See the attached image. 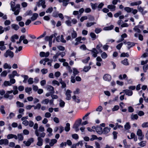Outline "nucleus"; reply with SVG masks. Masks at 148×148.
Listing matches in <instances>:
<instances>
[{
	"label": "nucleus",
	"mask_w": 148,
	"mask_h": 148,
	"mask_svg": "<svg viewBox=\"0 0 148 148\" xmlns=\"http://www.w3.org/2000/svg\"><path fill=\"white\" fill-rule=\"evenodd\" d=\"M82 120L81 119H79L77 120L75 122L73 126V128H74L76 131L79 130L78 127L81 124Z\"/></svg>",
	"instance_id": "obj_1"
},
{
	"label": "nucleus",
	"mask_w": 148,
	"mask_h": 148,
	"mask_svg": "<svg viewBox=\"0 0 148 148\" xmlns=\"http://www.w3.org/2000/svg\"><path fill=\"white\" fill-rule=\"evenodd\" d=\"M20 10V4H17L14 8H12V10L14 12V14L15 15H17L19 14Z\"/></svg>",
	"instance_id": "obj_2"
},
{
	"label": "nucleus",
	"mask_w": 148,
	"mask_h": 148,
	"mask_svg": "<svg viewBox=\"0 0 148 148\" xmlns=\"http://www.w3.org/2000/svg\"><path fill=\"white\" fill-rule=\"evenodd\" d=\"M14 56L13 52L9 50H7L4 54V56L6 58L9 56L10 58H12L14 57Z\"/></svg>",
	"instance_id": "obj_3"
},
{
	"label": "nucleus",
	"mask_w": 148,
	"mask_h": 148,
	"mask_svg": "<svg viewBox=\"0 0 148 148\" xmlns=\"http://www.w3.org/2000/svg\"><path fill=\"white\" fill-rule=\"evenodd\" d=\"M103 79L105 81L110 82L112 79L111 76L108 74H106L103 77Z\"/></svg>",
	"instance_id": "obj_4"
},
{
	"label": "nucleus",
	"mask_w": 148,
	"mask_h": 148,
	"mask_svg": "<svg viewBox=\"0 0 148 148\" xmlns=\"http://www.w3.org/2000/svg\"><path fill=\"white\" fill-rule=\"evenodd\" d=\"M57 35L56 33H55L50 36H46L45 37V40L46 41H49V42L52 41V38L53 37H56Z\"/></svg>",
	"instance_id": "obj_5"
},
{
	"label": "nucleus",
	"mask_w": 148,
	"mask_h": 148,
	"mask_svg": "<svg viewBox=\"0 0 148 148\" xmlns=\"http://www.w3.org/2000/svg\"><path fill=\"white\" fill-rule=\"evenodd\" d=\"M56 40L57 42H59L61 41L63 43H65L66 40L64 39V37L63 35H61V37L60 36H57L56 38Z\"/></svg>",
	"instance_id": "obj_6"
},
{
	"label": "nucleus",
	"mask_w": 148,
	"mask_h": 148,
	"mask_svg": "<svg viewBox=\"0 0 148 148\" xmlns=\"http://www.w3.org/2000/svg\"><path fill=\"white\" fill-rule=\"evenodd\" d=\"M72 93V91L69 90H67L66 92L65 95L66 96V99L67 100H70L71 98V94Z\"/></svg>",
	"instance_id": "obj_7"
},
{
	"label": "nucleus",
	"mask_w": 148,
	"mask_h": 148,
	"mask_svg": "<svg viewBox=\"0 0 148 148\" xmlns=\"http://www.w3.org/2000/svg\"><path fill=\"white\" fill-rule=\"evenodd\" d=\"M9 141L7 139H1L0 140V145H8V144Z\"/></svg>",
	"instance_id": "obj_8"
},
{
	"label": "nucleus",
	"mask_w": 148,
	"mask_h": 148,
	"mask_svg": "<svg viewBox=\"0 0 148 148\" xmlns=\"http://www.w3.org/2000/svg\"><path fill=\"white\" fill-rule=\"evenodd\" d=\"M123 43L125 45H127V48L129 49L135 45L134 43L130 42H126L125 41L123 42Z\"/></svg>",
	"instance_id": "obj_9"
},
{
	"label": "nucleus",
	"mask_w": 148,
	"mask_h": 148,
	"mask_svg": "<svg viewBox=\"0 0 148 148\" xmlns=\"http://www.w3.org/2000/svg\"><path fill=\"white\" fill-rule=\"evenodd\" d=\"M111 128L108 127L104 128L103 130L102 134L106 135L108 134L110 132Z\"/></svg>",
	"instance_id": "obj_10"
},
{
	"label": "nucleus",
	"mask_w": 148,
	"mask_h": 148,
	"mask_svg": "<svg viewBox=\"0 0 148 148\" xmlns=\"http://www.w3.org/2000/svg\"><path fill=\"white\" fill-rule=\"evenodd\" d=\"M91 51L93 57L95 58L97 56V54L98 53V52L96 49L93 48Z\"/></svg>",
	"instance_id": "obj_11"
},
{
	"label": "nucleus",
	"mask_w": 148,
	"mask_h": 148,
	"mask_svg": "<svg viewBox=\"0 0 148 148\" xmlns=\"http://www.w3.org/2000/svg\"><path fill=\"white\" fill-rule=\"evenodd\" d=\"M137 135L140 137L139 138L140 140L143 139L144 136L142 135V132L141 130L140 129H138L137 132Z\"/></svg>",
	"instance_id": "obj_12"
},
{
	"label": "nucleus",
	"mask_w": 148,
	"mask_h": 148,
	"mask_svg": "<svg viewBox=\"0 0 148 148\" xmlns=\"http://www.w3.org/2000/svg\"><path fill=\"white\" fill-rule=\"evenodd\" d=\"M33 128L36 130L35 132V134L37 136H39L38 130H37L38 128V124L37 123H35L34 125Z\"/></svg>",
	"instance_id": "obj_13"
},
{
	"label": "nucleus",
	"mask_w": 148,
	"mask_h": 148,
	"mask_svg": "<svg viewBox=\"0 0 148 148\" xmlns=\"http://www.w3.org/2000/svg\"><path fill=\"white\" fill-rule=\"evenodd\" d=\"M97 61L96 64L97 66H101V62L102 61V59L100 56L97 57L96 59Z\"/></svg>",
	"instance_id": "obj_14"
},
{
	"label": "nucleus",
	"mask_w": 148,
	"mask_h": 148,
	"mask_svg": "<svg viewBox=\"0 0 148 148\" xmlns=\"http://www.w3.org/2000/svg\"><path fill=\"white\" fill-rule=\"evenodd\" d=\"M137 8L139 11L143 15L145 14L147 12V11H144L143 8H142L141 6H138L137 7Z\"/></svg>",
	"instance_id": "obj_15"
},
{
	"label": "nucleus",
	"mask_w": 148,
	"mask_h": 148,
	"mask_svg": "<svg viewBox=\"0 0 148 148\" xmlns=\"http://www.w3.org/2000/svg\"><path fill=\"white\" fill-rule=\"evenodd\" d=\"M123 91L124 92L125 94L128 96H132L133 94V92L129 89L124 90Z\"/></svg>",
	"instance_id": "obj_16"
},
{
	"label": "nucleus",
	"mask_w": 148,
	"mask_h": 148,
	"mask_svg": "<svg viewBox=\"0 0 148 148\" xmlns=\"http://www.w3.org/2000/svg\"><path fill=\"white\" fill-rule=\"evenodd\" d=\"M49 55V52H47L46 53H45L44 52H41L40 53V56L41 57H47Z\"/></svg>",
	"instance_id": "obj_17"
},
{
	"label": "nucleus",
	"mask_w": 148,
	"mask_h": 148,
	"mask_svg": "<svg viewBox=\"0 0 148 148\" xmlns=\"http://www.w3.org/2000/svg\"><path fill=\"white\" fill-rule=\"evenodd\" d=\"M38 142L37 145L39 146H41L42 145L43 139L40 137H38L37 138Z\"/></svg>",
	"instance_id": "obj_18"
},
{
	"label": "nucleus",
	"mask_w": 148,
	"mask_h": 148,
	"mask_svg": "<svg viewBox=\"0 0 148 148\" xmlns=\"http://www.w3.org/2000/svg\"><path fill=\"white\" fill-rule=\"evenodd\" d=\"M13 138H14L16 140L18 138V137L16 135L12 134H8L7 136V138L8 139H10Z\"/></svg>",
	"instance_id": "obj_19"
},
{
	"label": "nucleus",
	"mask_w": 148,
	"mask_h": 148,
	"mask_svg": "<svg viewBox=\"0 0 148 148\" xmlns=\"http://www.w3.org/2000/svg\"><path fill=\"white\" fill-rule=\"evenodd\" d=\"M47 90L50 92L51 93H54V88L51 86H48L47 87Z\"/></svg>",
	"instance_id": "obj_20"
},
{
	"label": "nucleus",
	"mask_w": 148,
	"mask_h": 148,
	"mask_svg": "<svg viewBox=\"0 0 148 148\" xmlns=\"http://www.w3.org/2000/svg\"><path fill=\"white\" fill-rule=\"evenodd\" d=\"M45 0H39V1L40 2V5L43 9H45L46 7V5L45 4Z\"/></svg>",
	"instance_id": "obj_21"
},
{
	"label": "nucleus",
	"mask_w": 148,
	"mask_h": 148,
	"mask_svg": "<svg viewBox=\"0 0 148 148\" xmlns=\"http://www.w3.org/2000/svg\"><path fill=\"white\" fill-rule=\"evenodd\" d=\"M96 131L99 134H101L103 133V130L101 127H96Z\"/></svg>",
	"instance_id": "obj_22"
},
{
	"label": "nucleus",
	"mask_w": 148,
	"mask_h": 148,
	"mask_svg": "<svg viewBox=\"0 0 148 148\" xmlns=\"http://www.w3.org/2000/svg\"><path fill=\"white\" fill-rule=\"evenodd\" d=\"M11 27L12 29L16 31H17L19 29V26L18 25L13 24L11 25Z\"/></svg>",
	"instance_id": "obj_23"
},
{
	"label": "nucleus",
	"mask_w": 148,
	"mask_h": 148,
	"mask_svg": "<svg viewBox=\"0 0 148 148\" xmlns=\"http://www.w3.org/2000/svg\"><path fill=\"white\" fill-rule=\"evenodd\" d=\"M38 15L37 13H35L33 14L31 18V19L32 21H34L36 20L38 17Z\"/></svg>",
	"instance_id": "obj_24"
},
{
	"label": "nucleus",
	"mask_w": 148,
	"mask_h": 148,
	"mask_svg": "<svg viewBox=\"0 0 148 148\" xmlns=\"http://www.w3.org/2000/svg\"><path fill=\"white\" fill-rule=\"evenodd\" d=\"M115 6L112 5H109L108 6V8L111 11H114L115 10Z\"/></svg>",
	"instance_id": "obj_25"
},
{
	"label": "nucleus",
	"mask_w": 148,
	"mask_h": 148,
	"mask_svg": "<svg viewBox=\"0 0 148 148\" xmlns=\"http://www.w3.org/2000/svg\"><path fill=\"white\" fill-rule=\"evenodd\" d=\"M16 103L18 107H24V104L23 103L20 102L19 101H16Z\"/></svg>",
	"instance_id": "obj_26"
},
{
	"label": "nucleus",
	"mask_w": 148,
	"mask_h": 148,
	"mask_svg": "<svg viewBox=\"0 0 148 148\" xmlns=\"http://www.w3.org/2000/svg\"><path fill=\"white\" fill-rule=\"evenodd\" d=\"M3 67L5 69H10L11 68V65L7 63H5L3 65Z\"/></svg>",
	"instance_id": "obj_27"
},
{
	"label": "nucleus",
	"mask_w": 148,
	"mask_h": 148,
	"mask_svg": "<svg viewBox=\"0 0 148 148\" xmlns=\"http://www.w3.org/2000/svg\"><path fill=\"white\" fill-rule=\"evenodd\" d=\"M64 130L66 132H68L70 130V124L69 123L66 124V126L64 127Z\"/></svg>",
	"instance_id": "obj_28"
},
{
	"label": "nucleus",
	"mask_w": 148,
	"mask_h": 148,
	"mask_svg": "<svg viewBox=\"0 0 148 148\" xmlns=\"http://www.w3.org/2000/svg\"><path fill=\"white\" fill-rule=\"evenodd\" d=\"M57 142V140L56 139H52L49 143V145L51 146H53L54 144L56 143Z\"/></svg>",
	"instance_id": "obj_29"
},
{
	"label": "nucleus",
	"mask_w": 148,
	"mask_h": 148,
	"mask_svg": "<svg viewBox=\"0 0 148 148\" xmlns=\"http://www.w3.org/2000/svg\"><path fill=\"white\" fill-rule=\"evenodd\" d=\"M114 27L113 25H111L110 26L105 27L103 30H109L112 29Z\"/></svg>",
	"instance_id": "obj_30"
},
{
	"label": "nucleus",
	"mask_w": 148,
	"mask_h": 148,
	"mask_svg": "<svg viewBox=\"0 0 148 148\" xmlns=\"http://www.w3.org/2000/svg\"><path fill=\"white\" fill-rule=\"evenodd\" d=\"M72 98L73 100L74 101H75L78 103H79L80 102V100L78 98H77L76 96H75V95L73 96H72Z\"/></svg>",
	"instance_id": "obj_31"
},
{
	"label": "nucleus",
	"mask_w": 148,
	"mask_h": 148,
	"mask_svg": "<svg viewBox=\"0 0 148 148\" xmlns=\"http://www.w3.org/2000/svg\"><path fill=\"white\" fill-rule=\"evenodd\" d=\"M124 128L126 130H128L130 129V126L129 123L127 122L124 125Z\"/></svg>",
	"instance_id": "obj_32"
},
{
	"label": "nucleus",
	"mask_w": 148,
	"mask_h": 148,
	"mask_svg": "<svg viewBox=\"0 0 148 148\" xmlns=\"http://www.w3.org/2000/svg\"><path fill=\"white\" fill-rule=\"evenodd\" d=\"M134 31L138 33H140L141 32L140 30L139 29V27L137 26H136L133 28Z\"/></svg>",
	"instance_id": "obj_33"
},
{
	"label": "nucleus",
	"mask_w": 148,
	"mask_h": 148,
	"mask_svg": "<svg viewBox=\"0 0 148 148\" xmlns=\"http://www.w3.org/2000/svg\"><path fill=\"white\" fill-rule=\"evenodd\" d=\"M101 57L103 59H106L108 57V55L105 52H103L101 54Z\"/></svg>",
	"instance_id": "obj_34"
},
{
	"label": "nucleus",
	"mask_w": 148,
	"mask_h": 148,
	"mask_svg": "<svg viewBox=\"0 0 148 148\" xmlns=\"http://www.w3.org/2000/svg\"><path fill=\"white\" fill-rule=\"evenodd\" d=\"M131 119L132 120H134V119H138V116L137 114H132L131 116Z\"/></svg>",
	"instance_id": "obj_35"
},
{
	"label": "nucleus",
	"mask_w": 148,
	"mask_h": 148,
	"mask_svg": "<svg viewBox=\"0 0 148 148\" xmlns=\"http://www.w3.org/2000/svg\"><path fill=\"white\" fill-rule=\"evenodd\" d=\"M138 145L141 147H144L146 145V141H143L138 143Z\"/></svg>",
	"instance_id": "obj_36"
},
{
	"label": "nucleus",
	"mask_w": 148,
	"mask_h": 148,
	"mask_svg": "<svg viewBox=\"0 0 148 148\" xmlns=\"http://www.w3.org/2000/svg\"><path fill=\"white\" fill-rule=\"evenodd\" d=\"M91 68V67L89 66H85L84 67L83 69V71L85 72H86L88 71Z\"/></svg>",
	"instance_id": "obj_37"
},
{
	"label": "nucleus",
	"mask_w": 148,
	"mask_h": 148,
	"mask_svg": "<svg viewBox=\"0 0 148 148\" xmlns=\"http://www.w3.org/2000/svg\"><path fill=\"white\" fill-rule=\"evenodd\" d=\"M63 1L61 2H62V5L64 6H66L68 3V2L69 1V0H63Z\"/></svg>",
	"instance_id": "obj_38"
},
{
	"label": "nucleus",
	"mask_w": 148,
	"mask_h": 148,
	"mask_svg": "<svg viewBox=\"0 0 148 148\" xmlns=\"http://www.w3.org/2000/svg\"><path fill=\"white\" fill-rule=\"evenodd\" d=\"M8 73L6 71H3L1 74L0 75L2 77H5L7 75Z\"/></svg>",
	"instance_id": "obj_39"
},
{
	"label": "nucleus",
	"mask_w": 148,
	"mask_h": 148,
	"mask_svg": "<svg viewBox=\"0 0 148 148\" xmlns=\"http://www.w3.org/2000/svg\"><path fill=\"white\" fill-rule=\"evenodd\" d=\"M124 10L127 12H132L133 8L128 7H125L124 9Z\"/></svg>",
	"instance_id": "obj_40"
},
{
	"label": "nucleus",
	"mask_w": 148,
	"mask_h": 148,
	"mask_svg": "<svg viewBox=\"0 0 148 148\" xmlns=\"http://www.w3.org/2000/svg\"><path fill=\"white\" fill-rule=\"evenodd\" d=\"M0 17H2V18L4 20L7 19V16L6 14H4L3 13L0 12Z\"/></svg>",
	"instance_id": "obj_41"
},
{
	"label": "nucleus",
	"mask_w": 148,
	"mask_h": 148,
	"mask_svg": "<svg viewBox=\"0 0 148 148\" xmlns=\"http://www.w3.org/2000/svg\"><path fill=\"white\" fill-rule=\"evenodd\" d=\"M3 85H4L5 86H10L11 85V84L10 83L9 81H5L3 83Z\"/></svg>",
	"instance_id": "obj_42"
},
{
	"label": "nucleus",
	"mask_w": 148,
	"mask_h": 148,
	"mask_svg": "<svg viewBox=\"0 0 148 148\" xmlns=\"http://www.w3.org/2000/svg\"><path fill=\"white\" fill-rule=\"evenodd\" d=\"M122 64L125 65H128V62L127 61V58L125 59L124 60L121 61Z\"/></svg>",
	"instance_id": "obj_43"
},
{
	"label": "nucleus",
	"mask_w": 148,
	"mask_h": 148,
	"mask_svg": "<svg viewBox=\"0 0 148 148\" xmlns=\"http://www.w3.org/2000/svg\"><path fill=\"white\" fill-rule=\"evenodd\" d=\"M90 36L93 39V40H95L96 39V35L93 32H91L90 34Z\"/></svg>",
	"instance_id": "obj_44"
},
{
	"label": "nucleus",
	"mask_w": 148,
	"mask_h": 148,
	"mask_svg": "<svg viewBox=\"0 0 148 148\" xmlns=\"http://www.w3.org/2000/svg\"><path fill=\"white\" fill-rule=\"evenodd\" d=\"M53 10V8L52 7H50L48 8L46 10V12L47 13H51Z\"/></svg>",
	"instance_id": "obj_45"
},
{
	"label": "nucleus",
	"mask_w": 148,
	"mask_h": 148,
	"mask_svg": "<svg viewBox=\"0 0 148 148\" xmlns=\"http://www.w3.org/2000/svg\"><path fill=\"white\" fill-rule=\"evenodd\" d=\"M49 101V100L48 99L43 100L41 101V103L44 104H47Z\"/></svg>",
	"instance_id": "obj_46"
},
{
	"label": "nucleus",
	"mask_w": 148,
	"mask_h": 148,
	"mask_svg": "<svg viewBox=\"0 0 148 148\" xmlns=\"http://www.w3.org/2000/svg\"><path fill=\"white\" fill-rule=\"evenodd\" d=\"M95 24H96L95 22L88 23H86V26L87 27H90Z\"/></svg>",
	"instance_id": "obj_47"
},
{
	"label": "nucleus",
	"mask_w": 148,
	"mask_h": 148,
	"mask_svg": "<svg viewBox=\"0 0 148 148\" xmlns=\"http://www.w3.org/2000/svg\"><path fill=\"white\" fill-rule=\"evenodd\" d=\"M73 75L74 76L77 75L79 73V72L77 71V69L76 68H73Z\"/></svg>",
	"instance_id": "obj_48"
},
{
	"label": "nucleus",
	"mask_w": 148,
	"mask_h": 148,
	"mask_svg": "<svg viewBox=\"0 0 148 148\" xmlns=\"http://www.w3.org/2000/svg\"><path fill=\"white\" fill-rule=\"evenodd\" d=\"M90 4L92 9L94 10H95L97 6V3L93 4L91 3Z\"/></svg>",
	"instance_id": "obj_49"
},
{
	"label": "nucleus",
	"mask_w": 148,
	"mask_h": 148,
	"mask_svg": "<svg viewBox=\"0 0 148 148\" xmlns=\"http://www.w3.org/2000/svg\"><path fill=\"white\" fill-rule=\"evenodd\" d=\"M59 56V52H58L55 54L53 57V58L54 59V61H56L57 60L56 59Z\"/></svg>",
	"instance_id": "obj_50"
},
{
	"label": "nucleus",
	"mask_w": 148,
	"mask_h": 148,
	"mask_svg": "<svg viewBox=\"0 0 148 148\" xmlns=\"http://www.w3.org/2000/svg\"><path fill=\"white\" fill-rule=\"evenodd\" d=\"M25 91L26 92L30 93V92L32 90V88H31L26 87L25 89Z\"/></svg>",
	"instance_id": "obj_51"
},
{
	"label": "nucleus",
	"mask_w": 148,
	"mask_h": 148,
	"mask_svg": "<svg viewBox=\"0 0 148 148\" xmlns=\"http://www.w3.org/2000/svg\"><path fill=\"white\" fill-rule=\"evenodd\" d=\"M71 36L73 38H75L77 36V34L76 32L73 31V32L71 34Z\"/></svg>",
	"instance_id": "obj_52"
},
{
	"label": "nucleus",
	"mask_w": 148,
	"mask_h": 148,
	"mask_svg": "<svg viewBox=\"0 0 148 148\" xmlns=\"http://www.w3.org/2000/svg\"><path fill=\"white\" fill-rule=\"evenodd\" d=\"M129 56V54L127 53H123L120 56L121 57H128Z\"/></svg>",
	"instance_id": "obj_53"
},
{
	"label": "nucleus",
	"mask_w": 148,
	"mask_h": 148,
	"mask_svg": "<svg viewBox=\"0 0 148 148\" xmlns=\"http://www.w3.org/2000/svg\"><path fill=\"white\" fill-rule=\"evenodd\" d=\"M102 31V29L100 28H96L95 29V32L97 34H99Z\"/></svg>",
	"instance_id": "obj_54"
},
{
	"label": "nucleus",
	"mask_w": 148,
	"mask_h": 148,
	"mask_svg": "<svg viewBox=\"0 0 148 148\" xmlns=\"http://www.w3.org/2000/svg\"><path fill=\"white\" fill-rule=\"evenodd\" d=\"M49 60V59L48 58H45L44 59H43L41 60L40 62V64H42L43 62H46L48 61Z\"/></svg>",
	"instance_id": "obj_55"
},
{
	"label": "nucleus",
	"mask_w": 148,
	"mask_h": 148,
	"mask_svg": "<svg viewBox=\"0 0 148 148\" xmlns=\"http://www.w3.org/2000/svg\"><path fill=\"white\" fill-rule=\"evenodd\" d=\"M119 106H118L116 105L114 106V107L112 108V110L113 111H117L119 109Z\"/></svg>",
	"instance_id": "obj_56"
},
{
	"label": "nucleus",
	"mask_w": 148,
	"mask_h": 148,
	"mask_svg": "<svg viewBox=\"0 0 148 148\" xmlns=\"http://www.w3.org/2000/svg\"><path fill=\"white\" fill-rule=\"evenodd\" d=\"M122 14V13L121 12L119 11L118 12L115 13L114 15V17L116 18H117L120 15H121Z\"/></svg>",
	"instance_id": "obj_57"
},
{
	"label": "nucleus",
	"mask_w": 148,
	"mask_h": 148,
	"mask_svg": "<svg viewBox=\"0 0 148 148\" xmlns=\"http://www.w3.org/2000/svg\"><path fill=\"white\" fill-rule=\"evenodd\" d=\"M58 49L60 50L63 51L65 50V48L62 46L59 45L57 47Z\"/></svg>",
	"instance_id": "obj_58"
},
{
	"label": "nucleus",
	"mask_w": 148,
	"mask_h": 148,
	"mask_svg": "<svg viewBox=\"0 0 148 148\" xmlns=\"http://www.w3.org/2000/svg\"><path fill=\"white\" fill-rule=\"evenodd\" d=\"M18 138L19 140H22L23 139V137L22 135L21 134H19L18 135Z\"/></svg>",
	"instance_id": "obj_59"
},
{
	"label": "nucleus",
	"mask_w": 148,
	"mask_h": 148,
	"mask_svg": "<svg viewBox=\"0 0 148 148\" xmlns=\"http://www.w3.org/2000/svg\"><path fill=\"white\" fill-rule=\"evenodd\" d=\"M11 23V22L9 20H5L4 23L5 25L8 26Z\"/></svg>",
	"instance_id": "obj_60"
},
{
	"label": "nucleus",
	"mask_w": 148,
	"mask_h": 148,
	"mask_svg": "<svg viewBox=\"0 0 148 148\" xmlns=\"http://www.w3.org/2000/svg\"><path fill=\"white\" fill-rule=\"evenodd\" d=\"M142 127L143 128L148 127V122L143 123L142 125Z\"/></svg>",
	"instance_id": "obj_61"
},
{
	"label": "nucleus",
	"mask_w": 148,
	"mask_h": 148,
	"mask_svg": "<svg viewBox=\"0 0 148 148\" xmlns=\"http://www.w3.org/2000/svg\"><path fill=\"white\" fill-rule=\"evenodd\" d=\"M28 82L29 84H32L34 83L33 78H29L28 79Z\"/></svg>",
	"instance_id": "obj_62"
},
{
	"label": "nucleus",
	"mask_w": 148,
	"mask_h": 148,
	"mask_svg": "<svg viewBox=\"0 0 148 148\" xmlns=\"http://www.w3.org/2000/svg\"><path fill=\"white\" fill-rule=\"evenodd\" d=\"M72 136L73 138L75 139H77L79 138L77 134H72Z\"/></svg>",
	"instance_id": "obj_63"
},
{
	"label": "nucleus",
	"mask_w": 148,
	"mask_h": 148,
	"mask_svg": "<svg viewBox=\"0 0 148 148\" xmlns=\"http://www.w3.org/2000/svg\"><path fill=\"white\" fill-rule=\"evenodd\" d=\"M143 69L144 71L145 72H146L147 71V70L148 69V65L147 64L145 65H144L143 66Z\"/></svg>",
	"instance_id": "obj_64"
}]
</instances>
